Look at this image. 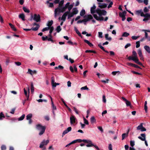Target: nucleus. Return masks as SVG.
Here are the masks:
<instances>
[{
    "label": "nucleus",
    "instance_id": "50",
    "mask_svg": "<svg viewBox=\"0 0 150 150\" xmlns=\"http://www.w3.org/2000/svg\"><path fill=\"white\" fill-rule=\"evenodd\" d=\"M130 145L132 146L133 147L135 145L134 141H130Z\"/></svg>",
    "mask_w": 150,
    "mask_h": 150
},
{
    "label": "nucleus",
    "instance_id": "16",
    "mask_svg": "<svg viewBox=\"0 0 150 150\" xmlns=\"http://www.w3.org/2000/svg\"><path fill=\"white\" fill-rule=\"evenodd\" d=\"M69 13L68 12H66L62 15L61 19L64 21H65L66 19V17Z\"/></svg>",
    "mask_w": 150,
    "mask_h": 150
},
{
    "label": "nucleus",
    "instance_id": "32",
    "mask_svg": "<svg viewBox=\"0 0 150 150\" xmlns=\"http://www.w3.org/2000/svg\"><path fill=\"white\" fill-rule=\"evenodd\" d=\"M53 23V21L52 20L48 21L47 25L48 27L49 28L52 27L51 25H52Z\"/></svg>",
    "mask_w": 150,
    "mask_h": 150
},
{
    "label": "nucleus",
    "instance_id": "2",
    "mask_svg": "<svg viewBox=\"0 0 150 150\" xmlns=\"http://www.w3.org/2000/svg\"><path fill=\"white\" fill-rule=\"evenodd\" d=\"M34 20L36 22H40L41 21L40 16L39 14H34L33 16L31 15L30 17V20Z\"/></svg>",
    "mask_w": 150,
    "mask_h": 150
},
{
    "label": "nucleus",
    "instance_id": "22",
    "mask_svg": "<svg viewBox=\"0 0 150 150\" xmlns=\"http://www.w3.org/2000/svg\"><path fill=\"white\" fill-rule=\"evenodd\" d=\"M24 94H25V96L27 97V99H25V100L26 101V100H28L29 99V94H28V95L27 94V91L25 90V88H24Z\"/></svg>",
    "mask_w": 150,
    "mask_h": 150
},
{
    "label": "nucleus",
    "instance_id": "40",
    "mask_svg": "<svg viewBox=\"0 0 150 150\" xmlns=\"http://www.w3.org/2000/svg\"><path fill=\"white\" fill-rule=\"evenodd\" d=\"M86 53H93L94 54L96 53V52L94 50H86L85 51Z\"/></svg>",
    "mask_w": 150,
    "mask_h": 150
},
{
    "label": "nucleus",
    "instance_id": "13",
    "mask_svg": "<svg viewBox=\"0 0 150 150\" xmlns=\"http://www.w3.org/2000/svg\"><path fill=\"white\" fill-rule=\"evenodd\" d=\"M87 142H85V143H88L86 145L87 147L93 146H94V144L92 143V142L90 140H86Z\"/></svg>",
    "mask_w": 150,
    "mask_h": 150
},
{
    "label": "nucleus",
    "instance_id": "8",
    "mask_svg": "<svg viewBox=\"0 0 150 150\" xmlns=\"http://www.w3.org/2000/svg\"><path fill=\"white\" fill-rule=\"evenodd\" d=\"M49 142V141L48 140H47L45 141L44 140L40 143V148H43L44 146L45 145H47Z\"/></svg>",
    "mask_w": 150,
    "mask_h": 150
},
{
    "label": "nucleus",
    "instance_id": "5",
    "mask_svg": "<svg viewBox=\"0 0 150 150\" xmlns=\"http://www.w3.org/2000/svg\"><path fill=\"white\" fill-rule=\"evenodd\" d=\"M141 137L139 136L138 138L142 141H145V143L146 145L148 146V144L146 141V134L145 133L141 134H140Z\"/></svg>",
    "mask_w": 150,
    "mask_h": 150
},
{
    "label": "nucleus",
    "instance_id": "62",
    "mask_svg": "<svg viewBox=\"0 0 150 150\" xmlns=\"http://www.w3.org/2000/svg\"><path fill=\"white\" fill-rule=\"evenodd\" d=\"M61 8V12L62 13H63L64 11H66V8L64 7H62Z\"/></svg>",
    "mask_w": 150,
    "mask_h": 150
},
{
    "label": "nucleus",
    "instance_id": "43",
    "mask_svg": "<svg viewBox=\"0 0 150 150\" xmlns=\"http://www.w3.org/2000/svg\"><path fill=\"white\" fill-rule=\"evenodd\" d=\"M23 10L26 13H28L30 12V10L28 9H27L25 7H23Z\"/></svg>",
    "mask_w": 150,
    "mask_h": 150
},
{
    "label": "nucleus",
    "instance_id": "26",
    "mask_svg": "<svg viewBox=\"0 0 150 150\" xmlns=\"http://www.w3.org/2000/svg\"><path fill=\"white\" fill-rule=\"evenodd\" d=\"M109 35L108 34H105V35L106 39L108 41H110L112 40V38L110 37H108Z\"/></svg>",
    "mask_w": 150,
    "mask_h": 150
},
{
    "label": "nucleus",
    "instance_id": "47",
    "mask_svg": "<svg viewBox=\"0 0 150 150\" xmlns=\"http://www.w3.org/2000/svg\"><path fill=\"white\" fill-rule=\"evenodd\" d=\"M125 103L127 106H129L131 107V103L130 102V101H129L128 100H127L125 102Z\"/></svg>",
    "mask_w": 150,
    "mask_h": 150
},
{
    "label": "nucleus",
    "instance_id": "36",
    "mask_svg": "<svg viewBox=\"0 0 150 150\" xmlns=\"http://www.w3.org/2000/svg\"><path fill=\"white\" fill-rule=\"evenodd\" d=\"M85 11L84 9H82L80 12V15L81 16H83L85 14Z\"/></svg>",
    "mask_w": 150,
    "mask_h": 150
},
{
    "label": "nucleus",
    "instance_id": "61",
    "mask_svg": "<svg viewBox=\"0 0 150 150\" xmlns=\"http://www.w3.org/2000/svg\"><path fill=\"white\" fill-rule=\"evenodd\" d=\"M139 36H132L131 37L132 39L133 40H137L138 38H139Z\"/></svg>",
    "mask_w": 150,
    "mask_h": 150
},
{
    "label": "nucleus",
    "instance_id": "46",
    "mask_svg": "<svg viewBox=\"0 0 150 150\" xmlns=\"http://www.w3.org/2000/svg\"><path fill=\"white\" fill-rule=\"evenodd\" d=\"M68 19H69L70 18L72 17L74 15L72 13H70V12L69 13H68Z\"/></svg>",
    "mask_w": 150,
    "mask_h": 150
},
{
    "label": "nucleus",
    "instance_id": "24",
    "mask_svg": "<svg viewBox=\"0 0 150 150\" xmlns=\"http://www.w3.org/2000/svg\"><path fill=\"white\" fill-rule=\"evenodd\" d=\"M9 25H10V26L11 28V29H12V30L15 31H17V29H16L15 28V27H14V25H13V24H12L11 23H9Z\"/></svg>",
    "mask_w": 150,
    "mask_h": 150
},
{
    "label": "nucleus",
    "instance_id": "19",
    "mask_svg": "<svg viewBox=\"0 0 150 150\" xmlns=\"http://www.w3.org/2000/svg\"><path fill=\"white\" fill-rule=\"evenodd\" d=\"M136 13L138 15H140L141 16H144V13L142 11V10H137L136 11Z\"/></svg>",
    "mask_w": 150,
    "mask_h": 150
},
{
    "label": "nucleus",
    "instance_id": "12",
    "mask_svg": "<svg viewBox=\"0 0 150 150\" xmlns=\"http://www.w3.org/2000/svg\"><path fill=\"white\" fill-rule=\"evenodd\" d=\"M71 130V127H69L67 129L65 130L63 132L62 134V137L65 135L66 134L68 133L69 132H70Z\"/></svg>",
    "mask_w": 150,
    "mask_h": 150
},
{
    "label": "nucleus",
    "instance_id": "51",
    "mask_svg": "<svg viewBox=\"0 0 150 150\" xmlns=\"http://www.w3.org/2000/svg\"><path fill=\"white\" fill-rule=\"evenodd\" d=\"M131 72L132 73H133L134 74H137V75H142V74L141 73H138V72H136L134 71H132Z\"/></svg>",
    "mask_w": 150,
    "mask_h": 150
},
{
    "label": "nucleus",
    "instance_id": "34",
    "mask_svg": "<svg viewBox=\"0 0 150 150\" xmlns=\"http://www.w3.org/2000/svg\"><path fill=\"white\" fill-rule=\"evenodd\" d=\"M32 117V114L31 113H30L26 116V120H29L31 119Z\"/></svg>",
    "mask_w": 150,
    "mask_h": 150
},
{
    "label": "nucleus",
    "instance_id": "55",
    "mask_svg": "<svg viewBox=\"0 0 150 150\" xmlns=\"http://www.w3.org/2000/svg\"><path fill=\"white\" fill-rule=\"evenodd\" d=\"M102 35L103 33L102 32H98V37L99 38H103Z\"/></svg>",
    "mask_w": 150,
    "mask_h": 150
},
{
    "label": "nucleus",
    "instance_id": "35",
    "mask_svg": "<svg viewBox=\"0 0 150 150\" xmlns=\"http://www.w3.org/2000/svg\"><path fill=\"white\" fill-rule=\"evenodd\" d=\"M64 0H61L60 2L59 3L58 7H60V8H62V7L63 5L64 4Z\"/></svg>",
    "mask_w": 150,
    "mask_h": 150
},
{
    "label": "nucleus",
    "instance_id": "48",
    "mask_svg": "<svg viewBox=\"0 0 150 150\" xmlns=\"http://www.w3.org/2000/svg\"><path fill=\"white\" fill-rule=\"evenodd\" d=\"M83 119L84 123L86 125H88L89 124L88 121L84 117H83Z\"/></svg>",
    "mask_w": 150,
    "mask_h": 150
},
{
    "label": "nucleus",
    "instance_id": "11",
    "mask_svg": "<svg viewBox=\"0 0 150 150\" xmlns=\"http://www.w3.org/2000/svg\"><path fill=\"white\" fill-rule=\"evenodd\" d=\"M70 120L71 124H72L75 123L76 118L74 115H72L70 117Z\"/></svg>",
    "mask_w": 150,
    "mask_h": 150
},
{
    "label": "nucleus",
    "instance_id": "54",
    "mask_svg": "<svg viewBox=\"0 0 150 150\" xmlns=\"http://www.w3.org/2000/svg\"><path fill=\"white\" fill-rule=\"evenodd\" d=\"M127 136V135L126 133L123 134L122 135V140H123Z\"/></svg>",
    "mask_w": 150,
    "mask_h": 150
},
{
    "label": "nucleus",
    "instance_id": "37",
    "mask_svg": "<svg viewBox=\"0 0 150 150\" xmlns=\"http://www.w3.org/2000/svg\"><path fill=\"white\" fill-rule=\"evenodd\" d=\"M77 142H79V143H80L82 142H83L84 143H85V142H87L86 139H83L82 140V139H77Z\"/></svg>",
    "mask_w": 150,
    "mask_h": 150
},
{
    "label": "nucleus",
    "instance_id": "18",
    "mask_svg": "<svg viewBox=\"0 0 150 150\" xmlns=\"http://www.w3.org/2000/svg\"><path fill=\"white\" fill-rule=\"evenodd\" d=\"M128 65L129 66H131L132 67H133L135 68H139V69H142V68L138 66V65H137L134 64H133L131 63H128Z\"/></svg>",
    "mask_w": 150,
    "mask_h": 150
},
{
    "label": "nucleus",
    "instance_id": "38",
    "mask_svg": "<svg viewBox=\"0 0 150 150\" xmlns=\"http://www.w3.org/2000/svg\"><path fill=\"white\" fill-rule=\"evenodd\" d=\"M129 33H127L126 32H124L122 35V37H127L129 35Z\"/></svg>",
    "mask_w": 150,
    "mask_h": 150
},
{
    "label": "nucleus",
    "instance_id": "33",
    "mask_svg": "<svg viewBox=\"0 0 150 150\" xmlns=\"http://www.w3.org/2000/svg\"><path fill=\"white\" fill-rule=\"evenodd\" d=\"M25 15L23 13L21 14L19 16V18H21L23 21L25 20Z\"/></svg>",
    "mask_w": 150,
    "mask_h": 150
},
{
    "label": "nucleus",
    "instance_id": "29",
    "mask_svg": "<svg viewBox=\"0 0 150 150\" xmlns=\"http://www.w3.org/2000/svg\"><path fill=\"white\" fill-rule=\"evenodd\" d=\"M5 116L3 112H0V120H3V118H5Z\"/></svg>",
    "mask_w": 150,
    "mask_h": 150
},
{
    "label": "nucleus",
    "instance_id": "57",
    "mask_svg": "<svg viewBox=\"0 0 150 150\" xmlns=\"http://www.w3.org/2000/svg\"><path fill=\"white\" fill-rule=\"evenodd\" d=\"M50 28L48 27H45V28H43L42 31L43 32H44L45 31L48 30Z\"/></svg>",
    "mask_w": 150,
    "mask_h": 150
},
{
    "label": "nucleus",
    "instance_id": "10",
    "mask_svg": "<svg viewBox=\"0 0 150 150\" xmlns=\"http://www.w3.org/2000/svg\"><path fill=\"white\" fill-rule=\"evenodd\" d=\"M143 17H144V18L143 19V21H146L149 20L150 18V14L148 13H146L145 14H144Z\"/></svg>",
    "mask_w": 150,
    "mask_h": 150
},
{
    "label": "nucleus",
    "instance_id": "7",
    "mask_svg": "<svg viewBox=\"0 0 150 150\" xmlns=\"http://www.w3.org/2000/svg\"><path fill=\"white\" fill-rule=\"evenodd\" d=\"M137 130H140L141 132L145 131L146 129L143 126V123H141L137 127Z\"/></svg>",
    "mask_w": 150,
    "mask_h": 150
},
{
    "label": "nucleus",
    "instance_id": "63",
    "mask_svg": "<svg viewBox=\"0 0 150 150\" xmlns=\"http://www.w3.org/2000/svg\"><path fill=\"white\" fill-rule=\"evenodd\" d=\"M149 10L146 7H145L144 9V11L145 13L148 12Z\"/></svg>",
    "mask_w": 150,
    "mask_h": 150
},
{
    "label": "nucleus",
    "instance_id": "49",
    "mask_svg": "<svg viewBox=\"0 0 150 150\" xmlns=\"http://www.w3.org/2000/svg\"><path fill=\"white\" fill-rule=\"evenodd\" d=\"M49 29H50L49 33L50 34H51V33H52V31L54 30V27L53 26L50 27Z\"/></svg>",
    "mask_w": 150,
    "mask_h": 150
},
{
    "label": "nucleus",
    "instance_id": "14",
    "mask_svg": "<svg viewBox=\"0 0 150 150\" xmlns=\"http://www.w3.org/2000/svg\"><path fill=\"white\" fill-rule=\"evenodd\" d=\"M99 4L98 7L101 8H105L107 6V4H101V3H98Z\"/></svg>",
    "mask_w": 150,
    "mask_h": 150
},
{
    "label": "nucleus",
    "instance_id": "41",
    "mask_svg": "<svg viewBox=\"0 0 150 150\" xmlns=\"http://www.w3.org/2000/svg\"><path fill=\"white\" fill-rule=\"evenodd\" d=\"M61 30L62 28H61L60 26V25H59L57 26L56 29V30L57 33H59Z\"/></svg>",
    "mask_w": 150,
    "mask_h": 150
},
{
    "label": "nucleus",
    "instance_id": "42",
    "mask_svg": "<svg viewBox=\"0 0 150 150\" xmlns=\"http://www.w3.org/2000/svg\"><path fill=\"white\" fill-rule=\"evenodd\" d=\"M138 54L139 57H141L143 55L141 49H138Z\"/></svg>",
    "mask_w": 150,
    "mask_h": 150
},
{
    "label": "nucleus",
    "instance_id": "15",
    "mask_svg": "<svg viewBox=\"0 0 150 150\" xmlns=\"http://www.w3.org/2000/svg\"><path fill=\"white\" fill-rule=\"evenodd\" d=\"M51 84L52 87H56V85L55 84V82H54V76H52L51 77Z\"/></svg>",
    "mask_w": 150,
    "mask_h": 150
},
{
    "label": "nucleus",
    "instance_id": "20",
    "mask_svg": "<svg viewBox=\"0 0 150 150\" xmlns=\"http://www.w3.org/2000/svg\"><path fill=\"white\" fill-rule=\"evenodd\" d=\"M48 96L50 98L51 100V103H52V105L53 110H56V107L55 106H54V103H53V101H52V98L51 96L49 95H48Z\"/></svg>",
    "mask_w": 150,
    "mask_h": 150
},
{
    "label": "nucleus",
    "instance_id": "28",
    "mask_svg": "<svg viewBox=\"0 0 150 150\" xmlns=\"http://www.w3.org/2000/svg\"><path fill=\"white\" fill-rule=\"evenodd\" d=\"M73 11L72 12L74 15L76 14L78 12V11L76 8H75L73 9Z\"/></svg>",
    "mask_w": 150,
    "mask_h": 150
},
{
    "label": "nucleus",
    "instance_id": "45",
    "mask_svg": "<svg viewBox=\"0 0 150 150\" xmlns=\"http://www.w3.org/2000/svg\"><path fill=\"white\" fill-rule=\"evenodd\" d=\"M31 91L32 93H33L34 91V87L33 83H31Z\"/></svg>",
    "mask_w": 150,
    "mask_h": 150
},
{
    "label": "nucleus",
    "instance_id": "58",
    "mask_svg": "<svg viewBox=\"0 0 150 150\" xmlns=\"http://www.w3.org/2000/svg\"><path fill=\"white\" fill-rule=\"evenodd\" d=\"M98 128L101 131V132L102 133L103 132V130L102 127L98 126Z\"/></svg>",
    "mask_w": 150,
    "mask_h": 150
},
{
    "label": "nucleus",
    "instance_id": "17",
    "mask_svg": "<svg viewBox=\"0 0 150 150\" xmlns=\"http://www.w3.org/2000/svg\"><path fill=\"white\" fill-rule=\"evenodd\" d=\"M96 8V6L95 4H94L93 6L91 8V13L92 14L94 13L95 12V11H96V10H95Z\"/></svg>",
    "mask_w": 150,
    "mask_h": 150
},
{
    "label": "nucleus",
    "instance_id": "59",
    "mask_svg": "<svg viewBox=\"0 0 150 150\" xmlns=\"http://www.w3.org/2000/svg\"><path fill=\"white\" fill-rule=\"evenodd\" d=\"M132 54L134 55L133 57H137V55L136 52L134 50H133L132 51Z\"/></svg>",
    "mask_w": 150,
    "mask_h": 150
},
{
    "label": "nucleus",
    "instance_id": "31",
    "mask_svg": "<svg viewBox=\"0 0 150 150\" xmlns=\"http://www.w3.org/2000/svg\"><path fill=\"white\" fill-rule=\"evenodd\" d=\"M91 122L92 124L93 123L96 122V120L95 119L94 117L92 116L90 119Z\"/></svg>",
    "mask_w": 150,
    "mask_h": 150
},
{
    "label": "nucleus",
    "instance_id": "21",
    "mask_svg": "<svg viewBox=\"0 0 150 150\" xmlns=\"http://www.w3.org/2000/svg\"><path fill=\"white\" fill-rule=\"evenodd\" d=\"M83 40L85 42L87 43L90 47H92L93 46V45L88 40L84 39Z\"/></svg>",
    "mask_w": 150,
    "mask_h": 150
},
{
    "label": "nucleus",
    "instance_id": "3",
    "mask_svg": "<svg viewBox=\"0 0 150 150\" xmlns=\"http://www.w3.org/2000/svg\"><path fill=\"white\" fill-rule=\"evenodd\" d=\"M84 18H86L82 20V23L83 22L84 24L86 25V22L88 21H89L90 20L92 19H93V17L92 16L91 14H89L88 15H86L84 17Z\"/></svg>",
    "mask_w": 150,
    "mask_h": 150
},
{
    "label": "nucleus",
    "instance_id": "64",
    "mask_svg": "<svg viewBox=\"0 0 150 150\" xmlns=\"http://www.w3.org/2000/svg\"><path fill=\"white\" fill-rule=\"evenodd\" d=\"M69 5H70V3L69 2H67L66 4L65 5V6H64V7L66 8H68V7H69Z\"/></svg>",
    "mask_w": 150,
    "mask_h": 150
},
{
    "label": "nucleus",
    "instance_id": "44",
    "mask_svg": "<svg viewBox=\"0 0 150 150\" xmlns=\"http://www.w3.org/2000/svg\"><path fill=\"white\" fill-rule=\"evenodd\" d=\"M25 117V115L24 114H23L21 117L18 118V120L19 121L22 120H23Z\"/></svg>",
    "mask_w": 150,
    "mask_h": 150
},
{
    "label": "nucleus",
    "instance_id": "4",
    "mask_svg": "<svg viewBox=\"0 0 150 150\" xmlns=\"http://www.w3.org/2000/svg\"><path fill=\"white\" fill-rule=\"evenodd\" d=\"M96 12L100 16L102 15L105 16L107 13L106 11L104 10H101L99 8H98L96 10Z\"/></svg>",
    "mask_w": 150,
    "mask_h": 150
},
{
    "label": "nucleus",
    "instance_id": "6",
    "mask_svg": "<svg viewBox=\"0 0 150 150\" xmlns=\"http://www.w3.org/2000/svg\"><path fill=\"white\" fill-rule=\"evenodd\" d=\"M128 59L129 60H132L135 62L137 64L139 62V60L137 57H133L132 56H129L128 58Z\"/></svg>",
    "mask_w": 150,
    "mask_h": 150
},
{
    "label": "nucleus",
    "instance_id": "9",
    "mask_svg": "<svg viewBox=\"0 0 150 150\" xmlns=\"http://www.w3.org/2000/svg\"><path fill=\"white\" fill-rule=\"evenodd\" d=\"M33 25V26L36 25V27L35 28L32 27L31 28L32 30L34 31H36L38 30V29L40 27V26L37 23H34Z\"/></svg>",
    "mask_w": 150,
    "mask_h": 150
},
{
    "label": "nucleus",
    "instance_id": "39",
    "mask_svg": "<svg viewBox=\"0 0 150 150\" xmlns=\"http://www.w3.org/2000/svg\"><path fill=\"white\" fill-rule=\"evenodd\" d=\"M73 7V5H72V4L69 5V7L68 8V11H67V12H69V13L70 11L71 10V9Z\"/></svg>",
    "mask_w": 150,
    "mask_h": 150
},
{
    "label": "nucleus",
    "instance_id": "23",
    "mask_svg": "<svg viewBox=\"0 0 150 150\" xmlns=\"http://www.w3.org/2000/svg\"><path fill=\"white\" fill-rule=\"evenodd\" d=\"M74 30L75 31L76 33L78 34V35L81 38H82V36L81 35V33H80V32L76 28V27H74Z\"/></svg>",
    "mask_w": 150,
    "mask_h": 150
},
{
    "label": "nucleus",
    "instance_id": "27",
    "mask_svg": "<svg viewBox=\"0 0 150 150\" xmlns=\"http://www.w3.org/2000/svg\"><path fill=\"white\" fill-rule=\"evenodd\" d=\"M98 46L101 50H102L104 52H106V53H109V52L108 51H107V50H105L104 47L103 46H102L100 45V44H98Z\"/></svg>",
    "mask_w": 150,
    "mask_h": 150
},
{
    "label": "nucleus",
    "instance_id": "25",
    "mask_svg": "<svg viewBox=\"0 0 150 150\" xmlns=\"http://www.w3.org/2000/svg\"><path fill=\"white\" fill-rule=\"evenodd\" d=\"M144 48L148 53H150V47L149 46L146 45L144 46Z\"/></svg>",
    "mask_w": 150,
    "mask_h": 150
},
{
    "label": "nucleus",
    "instance_id": "53",
    "mask_svg": "<svg viewBox=\"0 0 150 150\" xmlns=\"http://www.w3.org/2000/svg\"><path fill=\"white\" fill-rule=\"evenodd\" d=\"M81 90H88V88L87 86H85L84 87H81Z\"/></svg>",
    "mask_w": 150,
    "mask_h": 150
},
{
    "label": "nucleus",
    "instance_id": "30",
    "mask_svg": "<svg viewBox=\"0 0 150 150\" xmlns=\"http://www.w3.org/2000/svg\"><path fill=\"white\" fill-rule=\"evenodd\" d=\"M61 8L59 7H58L57 8H56L54 10V12H55L57 13H62Z\"/></svg>",
    "mask_w": 150,
    "mask_h": 150
},
{
    "label": "nucleus",
    "instance_id": "52",
    "mask_svg": "<svg viewBox=\"0 0 150 150\" xmlns=\"http://www.w3.org/2000/svg\"><path fill=\"white\" fill-rule=\"evenodd\" d=\"M136 47L137 48H138L139 47H140V41H138L136 42Z\"/></svg>",
    "mask_w": 150,
    "mask_h": 150
},
{
    "label": "nucleus",
    "instance_id": "60",
    "mask_svg": "<svg viewBox=\"0 0 150 150\" xmlns=\"http://www.w3.org/2000/svg\"><path fill=\"white\" fill-rule=\"evenodd\" d=\"M6 147L4 145H2L1 146V150H6Z\"/></svg>",
    "mask_w": 150,
    "mask_h": 150
},
{
    "label": "nucleus",
    "instance_id": "1",
    "mask_svg": "<svg viewBox=\"0 0 150 150\" xmlns=\"http://www.w3.org/2000/svg\"><path fill=\"white\" fill-rule=\"evenodd\" d=\"M36 128L38 130L41 131L39 133L40 135H41L43 134L45 132V129L46 127L45 126H42L41 124H38L36 125Z\"/></svg>",
    "mask_w": 150,
    "mask_h": 150
},
{
    "label": "nucleus",
    "instance_id": "56",
    "mask_svg": "<svg viewBox=\"0 0 150 150\" xmlns=\"http://www.w3.org/2000/svg\"><path fill=\"white\" fill-rule=\"evenodd\" d=\"M93 16L94 17L97 21L98 20V19H99V17H98V16L96 14H93Z\"/></svg>",
    "mask_w": 150,
    "mask_h": 150
}]
</instances>
